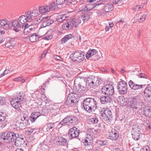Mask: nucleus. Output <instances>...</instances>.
<instances>
[{
	"label": "nucleus",
	"mask_w": 151,
	"mask_h": 151,
	"mask_svg": "<svg viewBox=\"0 0 151 151\" xmlns=\"http://www.w3.org/2000/svg\"><path fill=\"white\" fill-rule=\"evenodd\" d=\"M8 132H6L0 133V139H3L5 142H6V141L8 140Z\"/></svg>",
	"instance_id": "obj_32"
},
{
	"label": "nucleus",
	"mask_w": 151,
	"mask_h": 151,
	"mask_svg": "<svg viewBox=\"0 0 151 151\" xmlns=\"http://www.w3.org/2000/svg\"><path fill=\"white\" fill-rule=\"evenodd\" d=\"M24 95L20 93L18 95L15 96L10 101L12 106L15 109H18L21 106V105L25 102Z\"/></svg>",
	"instance_id": "obj_3"
},
{
	"label": "nucleus",
	"mask_w": 151,
	"mask_h": 151,
	"mask_svg": "<svg viewBox=\"0 0 151 151\" xmlns=\"http://www.w3.org/2000/svg\"><path fill=\"white\" fill-rule=\"evenodd\" d=\"M42 95L43 96L41 97L42 100L43 101H45L46 103L47 101V98L45 95H43V93Z\"/></svg>",
	"instance_id": "obj_62"
},
{
	"label": "nucleus",
	"mask_w": 151,
	"mask_h": 151,
	"mask_svg": "<svg viewBox=\"0 0 151 151\" xmlns=\"http://www.w3.org/2000/svg\"><path fill=\"white\" fill-rule=\"evenodd\" d=\"M77 121V118L75 116H68L60 122L59 125L61 124L63 126L71 125Z\"/></svg>",
	"instance_id": "obj_9"
},
{
	"label": "nucleus",
	"mask_w": 151,
	"mask_h": 151,
	"mask_svg": "<svg viewBox=\"0 0 151 151\" xmlns=\"http://www.w3.org/2000/svg\"><path fill=\"white\" fill-rule=\"evenodd\" d=\"M36 129L34 128H28L25 131V134L28 135H31L32 133L34 132V131Z\"/></svg>",
	"instance_id": "obj_43"
},
{
	"label": "nucleus",
	"mask_w": 151,
	"mask_h": 151,
	"mask_svg": "<svg viewBox=\"0 0 151 151\" xmlns=\"http://www.w3.org/2000/svg\"><path fill=\"white\" fill-rule=\"evenodd\" d=\"M65 0H56V4L58 6L61 5L65 3Z\"/></svg>",
	"instance_id": "obj_45"
},
{
	"label": "nucleus",
	"mask_w": 151,
	"mask_h": 151,
	"mask_svg": "<svg viewBox=\"0 0 151 151\" xmlns=\"http://www.w3.org/2000/svg\"><path fill=\"white\" fill-rule=\"evenodd\" d=\"M88 86L91 88L98 86L101 83V81L100 78L97 76H90L87 79Z\"/></svg>",
	"instance_id": "obj_6"
},
{
	"label": "nucleus",
	"mask_w": 151,
	"mask_h": 151,
	"mask_svg": "<svg viewBox=\"0 0 151 151\" xmlns=\"http://www.w3.org/2000/svg\"><path fill=\"white\" fill-rule=\"evenodd\" d=\"M102 121L108 124H110L112 120L113 115L111 110L108 108H102L100 111Z\"/></svg>",
	"instance_id": "obj_2"
},
{
	"label": "nucleus",
	"mask_w": 151,
	"mask_h": 151,
	"mask_svg": "<svg viewBox=\"0 0 151 151\" xmlns=\"http://www.w3.org/2000/svg\"><path fill=\"white\" fill-rule=\"evenodd\" d=\"M143 113L145 115L147 116L148 114H149V112L151 111L150 107L148 106H144L143 107Z\"/></svg>",
	"instance_id": "obj_38"
},
{
	"label": "nucleus",
	"mask_w": 151,
	"mask_h": 151,
	"mask_svg": "<svg viewBox=\"0 0 151 151\" xmlns=\"http://www.w3.org/2000/svg\"><path fill=\"white\" fill-rule=\"evenodd\" d=\"M7 134L8 135V140L6 141V142L11 143L13 142L16 138V133L8 132V133Z\"/></svg>",
	"instance_id": "obj_20"
},
{
	"label": "nucleus",
	"mask_w": 151,
	"mask_h": 151,
	"mask_svg": "<svg viewBox=\"0 0 151 151\" xmlns=\"http://www.w3.org/2000/svg\"><path fill=\"white\" fill-rule=\"evenodd\" d=\"M100 101L102 104H106L109 103L111 100V98L109 96H103L101 97Z\"/></svg>",
	"instance_id": "obj_25"
},
{
	"label": "nucleus",
	"mask_w": 151,
	"mask_h": 151,
	"mask_svg": "<svg viewBox=\"0 0 151 151\" xmlns=\"http://www.w3.org/2000/svg\"><path fill=\"white\" fill-rule=\"evenodd\" d=\"M18 21L21 23L25 24L27 22H29L25 15H22L19 17L18 19Z\"/></svg>",
	"instance_id": "obj_35"
},
{
	"label": "nucleus",
	"mask_w": 151,
	"mask_h": 151,
	"mask_svg": "<svg viewBox=\"0 0 151 151\" xmlns=\"http://www.w3.org/2000/svg\"><path fill=\"white\" fill-rule=\"evenodd\" d=\"M79 97L77 93H71L69 94L65 101V103L68 105L72 106L75 104L78 103L79 100Z\"/></svg>",
	"instance_id": "obj_7"
},
{
	"label": "nucleus",
	"mask_w": 151,
	"mask_h": 151,
	"mask_svg": "<svg viewBox=\"0 0 151 151\" xmlns=\"http://www.w3.org/2000/svg\"><path fill=\"white\" fill-rule=\"evenodd\" d=\"M54 1L50 2L48 6V12L50 11H53L58 7Z\"/></svg>",
	"instance_id": "obj_24"
},
{
	"label": "nucleus",
	"mask_w": 151,
	"mask_h": 151,
	"mask_svg": "<svg viewBox=\"0 0 151 151\" xmlns=\"http://www.w3.org/2000/svg\"><path fill=\"white\" fill-rule=\"evenodd\" d=\"M118 102L120 104L121 106H123L127 102L124 99V97L119 96L118 98Z\"/></svg>",
	"instance_id": "obj_37"
},
{
	"label": "nucleus",
	"mask_w": 151,
	"mask_h": 151,
	"mask_svg": "<svg viewBox=\"0 0 151 151\" xmlns=\"http://www.w3.org/2000/svg\"><path fill=\"white\" fill-rule=\"evenodd\" d=\"M84 145L86 147H88V150H91L92 146V141L86 137L84 140Z\"/></svg>",
	"instance_id": "obj_30"
},
{
	"label": "nucleus",
	"mask_w": 151,
	"mask_h": 151,
	"mask_svg": "<svg viewBox=\"0 0 151 151\" xmlns=\"http://www.w3.org/2000/svg\"><path fill=\"white\" fill-rule=\"evenodd\" d=\"M82 105V103L81 104ZM97 106L96 101L93 98H87L85 99L82 103V107L89 113L93 112V109H96Z\"/></svg>",
	"instance_id": "obj_1"
},
{
	"label": "nucleus",
	"mask_w": 151,
	"mask_h": 151,
	"mask_svg": "<svg viewBox=\"0 0 151 151\" xmlns=\"http://www.w3.org/2000/svg\"><path fill=\"white\" fill-rule=\"evenodd\" d=\"M41 115V113L39 112H35L32 113L30 116L29 120L32 122H34L39 116Z\"/></svg>",
	"instance_id": "obj_22"
},
{
	"label": "nucleus",
	"mask_w": 151,
	"mask_h": 151,
	"mask_svg": "<svg viewBox=\"0 0 151 151\" xmlns=\"http://www.w3.org/2000/svg\"><path fill=\"white\" fill-rule=\"evenodd\" d=\"M55 123L51 122L48 124V128L49 129L53 128L55 127Z\"/></svg>",
	"instance_id": "obj_55"
},
{
	"label": "nucleus",
	"mask_w": 151,
	"mask_h": 151,
	"mask_svg": "<svg viewBox=\"0 0 151 151\" xmlns=\"http://www.w3.org/2000/svg\"><path fill=\"white\" fill-rule=\"evenodd\" d=\"M47 6H42L39 7V10L40 13H43L46 12L47 11Z\"/></svg>",
	"instance_id": "obj_41"
},
{
	"label": "nucleus",
	"mask_w": 151,
	"mask_h": 151,
	"mask_svg": "<svg viewBox=\"0 0 151 151\" xmlns=\"http://www.w3.org/2000/svg\"><path fill=\"white\" fill-rule=\"evenodd\" d=\"M29 24L27 23L24 24L22 25V29H24V30L25 29H27L29 27Z\"/></svg>",
	"instance_id": "obj_58"
},
{
	"label": "nucleus",
	"mask_w": 151,
	"mask_h": 151,
	"mask_svg": "<svg viewBox=\"0 0 151 151\" xmlns=\"http://www.w3.org/2000/svg\"><path fill=\"white\" fill-rule=\"evenodd\" d=\"M42 24L41 25V28H44L47 26V17L42 19Z\"/></svg>",
	"instance_id": "obj_40"
},
{
	"label": "nucleus",
	"mask_w": 151,
	"mask_h": 151,
	"mask_svg": "<svg viewBox=\"0 0 151 151\" xmlns=\"http://www.w3.org/2000/svg\"><path fill=\"white\" fill-rule=\"evenodd\" d=\"M104 10L106 12H110L113 10V5L111 3L107 4L104 6Z\"/></svg>",
	"instance_id": "obj_28"
},
{
	"label": "nucleus",
	"mask_w": 151,
	"mask_h": 151,
	"mask_svg": "<svg viewBox=\"0 0 151 151\" xmlns=\"http://www.w3.org/2000/svg\"><path fill=\"white\" fill-rule=\"evenodd\" d=\"M91 122L93 124H97L98 122V118L96 117H93L90 119Z\"/></svg>",
	"instance_id": "obj_51"
},
{
	"label": "nucleus",
	"mask_w": 151,
	"mask_h": 151,
	"mask_svg": "<svg viewBox=\"0 0 151 151\" xmlns=\"http://www.w3.org/2000/svg\"><path fill=\"white\" fill-rule=\"evenodd\" d=\"M73 35L70 34L65 35L61 40V43L62 44L66 42L68 40L72 38Z\"/></svg>",
	"instance_id": "obj_29"
},
{
	"label": "nucleus",
	"mask_w": 151,
	"mask_h": 151,
	"mask_svg": "<svg viewBox=\"0 0 151 151\" xmlns=\"http://www.w3.org/2000/svg\"><path fill=\"white\" fill-rule=\"evenodd\" d=\"M13 47V45L10 42H8L5 45V47L6 48L12 49Z\"/></svg>",
	"instance_id": "obj_52"
},
{
	"label": "nucleus",
	"mask_w": 151,
	"mask_h": 151,
	"mask_svg": "<svg viewBox=\"0 0 151 151\" xmlns=\"http://www.w3.org/2000/svg\"><path fill=\"white\" fill-rule=\"evenodd\" d=\"M132 138L136 140H138L140 137V132L139 130L138 127H133L131 131Z\"/></svg>",
	"instance_id": "obj_15"
},
{
	"label": "nucleus",
	"mask_w": 151,
	"mask_h": 151,
	"mask_svg": "<svg viewBox=\"0 0 151 151\" xmlns=\"http://www.w3.org/2000/svg\"><path fill=\"white\" fill-rule=\"evenodd\" d=\"M39 12L38 10L36 9H35L31 12L32 16L33 17H35L38 16L39 14Z\"/></svg>",
	"instance_id": "obj_44"
},
{
	"label": "nucleus",
	"mask_w": 151,
	"mask_h": 151,
	"mask_svg": "<svg viewBox=\"0 0 151 151\" xmlns=\"http://www.w3.org/2000/svg\"><path fill=\"white\" fill-rule=\"evenodd\" d=\"M32 32L31 31L29 27L24 30L23 33L26 35H27Z\"/></svg>",
	"instance_id": "obj_54"
},
{
	"label": "nucleus",
	"mask_w": 151,
	"mask_h": 151,
	"mask_svg": "<svg viewBox=\"0 0 151 151\" xmlns=\"http://www.w3.org/2000/svg\"><path fill=\"white\" fill-rule=\"evenodd\" d=\"M16 134H17V135L16 136V138H15V140H20V141L23 142V138L22 137V135L17 133H16Z\"/></svg>",
	"instance_id": "obj_46"
},
{
	"label": "nucleus",
	"mask_w": 151,
	"mask_h": 151,
	"mask_svg": "<svg viewBox=\"0 0 151 151\" xmlns=\"http://www.w3.org/2000/svg\"><path fill=\"white\" fill-rule=\"evenodd\" d=\"M22 78L20 77H19L17 78H15L14 79V81H21L23 83L24 81V80L23 79L21 80Z\"/></svg>",
	"instance_id": "obj_63"
},
{
	"label": "nucleus",
	"mask_w": 151,
	"mask_h": 151,
	"mask_svg": "<svg viewBox=\"0 0 151 151\" xmlns=\"http://www.w3.org/2000/svg\"><path fill=\"white\" fill-rule=\"evenodd\" d=\"M55 141L57 145L63 146H65L67 142V140L66 139L60 136L56 137Z\"/></svg>",
	"instance_id": "obj_16"
},
{
	"label": "nucleus",
	"mask_w": 151,
	"mask_h": 151,
	"mask_svg": "<svg viewBox=\"0 0 151 151\" xmlns=\"http://www.w3.org/2000/svg\"><path fill=\"white\" fill-rule=\"evenodd\" d=\"M139 101L140 98L138 96L132 97L129 98L126 105L130 110L135 111L139 108Z\"/></svg>",
	"instance_id": "obj_4"
},
{
	"label": "nucleus",
	"mask_w": 151,
	"mask_h": 151,
	"mask_svg": "<svg viewBox=\"0 0 151 151\" xmlns=\"http://www.w3.org/2000/svg\"><path fill=\"white\" fill-rule=\"evenodd\" d=\"M52 16H50V19L48 20V26L51 25L54 22V21L50 19Z\"/></svg>",
	"instance_id": "obj_60"
},
{
	"label": "nucleus",
	"mask_w": 151,
	"mask_h": 151,
	"mask_svg": "<svg viewBox=\"0 0 151 151\" xmlns=\"http://www.w3.org/2000/svg\"><path fill=\"white\" fill-rule=\"evenodd\" d=\"M129 86L131 89L134 90H137L141 88L144 87L145 85H138L135 84L132 80H130L128 82Z\"/></svg>",
	"instance_id": "obj_18"
},
{
	"label": "nucleus",
	"mask_w": 151,
	"mask_h": 151,
	"mask_svg": "<svg viewBox=\"0 0 151 151\" xmlns=\"http://www.w3.org/2000/svg\"><path fill=\"white\" fill-rule=\"evenodd\" d=\"M19 123V127L20 129H23L25 128L27 126L26 122H21Z\"/></svg>",
	"instance_id": "obj_42"
},
{
	"label": "nucleus",
	"mask_w": 151,
	"mask_h": 151,
	"mask_svg": "<svg viewBox=\"0 0 151 151\" xmlns=\"http://www.w3.org/2000/svg\"><path fill=\"white\" fill-rule=\"evenodd\" d=\"M53 33V31L52 30H50L48 31V40L52 38Z\"/></svg>",
	"instance_id": "obj_48"
},
{
	"label": "nucleus",
	"mask_w": 151,
	"mask_h": 151,
	"mask_svg": "<svg viewBox=\"0 0 151 151\" xmlns=\"http://www.w3.org/2000/svg\"><path fill=\"white\" fill-rule=\"evenodd\" d=\"M86 79L81 80L77 78L74 80V84L78 92L84 91L86 89L87 84Z\"/></svg>",
	"instance_id": "obj_5"
},
{
	"label": "nucleus",
	"mask_w": 151,
	"mask_h": 151,
	"mask_svg": "<svg viewBox=\"0 0 151 151\" xmlns=\"http://www.w3.org/2000/svg\"><path fill=\"white\" fill-rule=\"evenodd\" d=\"M80 23V20L73 18L66 23H64L62 26V28L64 30H70L73 29L74 26L76 27Z\"/></svg>",
	"instance_id": "obj_8"
},
{
	"label": "nucleus",
	"mask_w": 151,
	"mask_h": 151,
	"mask_svg": "<svg viewBox=\"0 0 151 151\" xmlns=\"http://www.w3.org/2000/svg\"><path fill=\"white\" fill-rule=\"evenodd\" d=\"M98 54L97 51L94 49L91 50H89L87 53L86 54V56L87 58H89L92 56H95Z\"/></svg>",
	"instance_id": "obj_23"
},
{
	"label": "nucleus",
	"mask_w": 151,
	"mask_h": 151,
	"mask_svg": "<svg viewBox=\"0 0 151 151\" xmlns=\"http://www.w3.org/2000/svg\"><path fill=\"white\" fill-rule=\"evenodd\" d=\"M11 23L8 22L6 19H1L0 20V27H3L5 30L10 28Z\"/></svg>",
	"instance_id": "obj_17"
},
{
	"label": "nucleus",
	"mask_w": 151,
	"mask_h": 151,
	"mask_svg": "<svg viewBox=\"0 0 151 151\" xmlns=\"http://www.w3.org/2000/svg\"><path fill=\"white\" fill-rule=\"evenodd\" d=\"M66 4L67 5L71 6L72 5L75 6L76 5L78 1L75 0H65Z\"/></svg>",
	"instance_id": "obj_36"
},
{
	"label": "nucleus",
	"mask_w": 151,
	"mask_h": 151,
	"mask_svg": "<svg viewBox=\"0 0 151 151\" xmlns=\"http://www.w3.org/2000/svg\"><path fill=\"white\" fill-rule=\"evenodd\" d=\"M31 11H29L25 13V17L29 22L31 21L32 20V19L33 17L32 16Z\"/></svg>",
	"instance_id": "obj_39"
},
{
	"label": "nucleus",
	"mask_w": 151,
	"mask_h": 151,
	"mask_svg": "<svg viewBox=\"0 0 151 151\" xmlns=\"http://www.w3.org/2000/svg\"><path fill=\"white\" fill-rule=\"evenodd\" d=\"M15 145L16 146H20L22 145V142H23L22 141H18L17 140H15Z\"/></svg>",
	"instance_id": "obj_56"
},
{
	"label": "nucleus",
	"mask_w": 151,
	"mask_h": 151,
	"mask_svg": "<svg viewBox=\"0 0 151 151\" xmlns=\"http://www.w3.org/2000/svg\"><path fill=\"white\" fill-rule=\"evenodd\" d=\"M5 103V100L4 97L2 98L0 97V105L4 104Z\"/></svg>",
	"instance_id": "obj_59"
},
{
	"label": "nucleus",
	"mask_w": 151,
	"mask_h": 151,
	"mask_svg": "<svg viewBox=\"0 0 151 151\" xmlns=\"http://www.w3.org/2000/svg\"><path fill=\"white\" fill-rule=\"evenodd\" d=\"M96 143L98 145L102 146L106 145L107 143V142L106 140H98L97 142Z\"/></svg>",
	"instance_id": "obj_49"
},
{
	"label": "nucleus",
	"mask_w": 151,
	"mask_h": 151,
	"mask_svg": "<svg viewBox=\"0 0 151 151\" xmlns=\"http://www.w3.org/2000/svg\"><path fill=\"white\" fill-rule=\"evenodd\" d=\"M150 149L148 146H147L143 147L140 150V151H149Z\"/></svg>",
	"instance_id": "obj_57"
},
{
	"label": "nucleus",
	"mask_w": 151,
	"mask_h": 151,
	"mask_svg": "<svg viewBox=\"0 0 151 151\" xmlns=\"http://www.w3.org/2000/svg\"><path fill=\"white\" fill-rule=\"evenodd\" d=\"M39 39L38 35L36 33L33 34L29 37V40L30 42H35L37 40Z\"/></svg>",
	"instance_id": "obj_33"
},
{
	"label": "nucleus",
	"mask_w": 151,
	"mask_h": 151,
	"mask_svg": "<svg viewBox=\"0 0 151 151\" xmlns=\"http://www.w3.org/2000/svg\"><path fill=\"white\" fill-rule=\"evenodd\" d=\"M70 58L76 63L81 62L84 59V55L81 51L73 52L70 55Z\"/></svg>",
	"instance_id": "obj_10"
},
{
	"label": "nucleus",
	"mask_w": 151,
	"mask_h": 151,
	"mask_svg": "<svg viewBox=\"0 0 151 151\" xmlns=\"http://www.w3.org/2000/svg\"><path fill=\"white\" fill-rule=\"evenodd\" d=\"M92 14V12H87L81 16V18L84 22H86L90 18V15Z\"/></svg>",
	"instance_id": "obj_27"
},
{
	"label": "nucleus",
	"mask_w": 151,
	"mask_h": 151,
	"mask_svg": "<svg viewBox=\"0 0 151 151\" xmlns=\"http://www.w3.org/2000/svg\"><path fill=\"white\" fill-rule=\"evenodd\" d=\"M12 25L15 28L14 30L16 32H19L22 27V24H20L17 20L13 21L12 22Z\"/></svg>",
	"instance_id": "obj_21"
},
{
	"label": "nucleus",
	"mask_w": 151,
	"mask_h": 151,
	"mask_svg": "<svg viewBox=\"0 0 151 151\" xmlns=\"http://www.w3.org/2000/svg\"><path fill=\"white\" fill-rule=\"evenodd\" d=\"M80 130L76 127L71 128L68 132V136L72 139L77 138L80 134Z\"/></svg>",
	"instance_id": "obj_14"
},
{
	"label": "nucleus",
	"mask_w": 151,
	"mask_h": 151,
	"mask_svg": "<svg viewBox=\"0 0 151 151\" xmlns=\"http://www.w3.org/2000/svg\"><path fill=\"white\" fill-rule=\"evenodd\" d=\"M21 122H27L28 119L26 116H21Z\"/></svg>",
	"instance_id": "obj_53"
},
{
	"label": "nucleus",
	"mask_w": 151,
	"mask_h": 151,
	"mask_svg": "<svg viewBox=\"0 0 151 151\" xmlns=\"http://www.w3.org/2000/svg\"><path fill=\"white\" fill-rule=\"evenodd\" d=\"M103 4V3H99L98 4H89L86 5V7H87V10L88 11V12L89 11H90L93 9L96 6H99L100 5Z\"/></svg>",
	"instance_id": "obj_26"
},
{
	"label": "nucleus",
	"mask_w": 151,
	"mask_h": 151,
	"mask_svg": "<svg viewBox=\"0 0 151 151\" xmlns=\"http://www.w3.org/2000/svg\"><path fill=\"white\" fill-rule=\"evenodd\" d=\"M87 131L89 135L93 136L97 133L98 129L94 128H88L87 129Z\"/></svg>",
	"instance_id": "obj_31"
},
{
	"label": "nucleus",
	"mask_w": 151,
	"mask_h": 151,
	"mask_svg": "<svg viewBox=\"0 0 151 151\" xmlns=\"http://www.w3.org/2000/svg\"><path fill=\"white\" fill-rule=\"evenodd\" d=\"M29 27L31 31L32 32L34 31L35 29L37 27V25L35 24H32L30 25Z\"/></svg>",
	"instance_id": "obj_47"
},
{
	"label": "nucleus",
	"mask_w": 151,
	"mask_h": 151,
	"mask_svg": "<svg viewBox=\"0 0 151 151\" xmlns=\"http://www.w3.org/2000/svg\"><path fill=\"white\" fill-rule=\"evenodd\" d=\"M117 89L120 94H124L126 93L127 92V84L125 81H122L118 82Z\"/></svg>",
	"instance_id": "obj_12"
},
{
	"label": "nucleus",
	"mask_w": 151,
	"mask_h": 151,
	"mask_svg": "<svg viewBox=\"0 0 151 151\" xmlns=\"http://www.w3.org/2000/svg\"><path fill=\"white\" fill-rule=\"evenodd\" d=\"M122 0H114L112 1V3L114 4H119L121 3Z\"/></svg>",
	"instance_id": "obj_61"
},
{
	"label": "nucleus",
	"mask_w": 151,
	"mask_h": 151,
	"mask_svg": "<svg viewBox=\"0 0 151 151\" xmlns=\"http://www.w3.org/2000/svg\"><path fill=\"white\" fill-rule=\"evenodd\" d=\"M144 95L149 100L151 101V86L149 84L147 85L144 91Z\"/></svg>",
	"instance_id": "obj_19"
},
{
	"label": "nucleus",
	"mask_w": 151,
	"mask_h": 151,
	"mask_svg": "<svg viewBox=\"0 0 151 151\" xmlns=\"http://www.w3.org/2000/svg\"><path fill=\"white\" fill-rule=\"evenodd\" d=\"M87 7L86 5H83L82 6L80 9L79 10L80 12H87Z\"/></svg>",
	"instance_id": "obj_50"
},
{
	"label": "nucleus",
	"mask_w": 151,
	"mask_h": 151,
	"mask_svg": "<svg viewBox=\"0 0 151 151\" xmlns=\"http://www.w3.org/2000/svg\"><path fill=\"white\" fill-rule=\"evenodd\" d=\"M65 20V17H62L60 19H57L56 20L58 22H62Z\"/></svg>",
	"instance_id": "obj_64"
},
{
	"label": "nucleus",
	"mask_w": 151,
	"mask_h": 151,
	"mask_svg": "<svg viewBox=\"0 0 151 151\" xmlns=\"http://www.w3.org/2000/svg\"><path fill=\"white\" fill-rule=\"evenodd\" d=\"M141 14V13H140L139 14H137L136 15V17H139L140 16H141L138 20V22L139 23H141L144 22L146 20V18L147 17L146 14H143L142 16V15H140Z\"/></svg>",
	"instance_id": "obj_34"
},
{
	"label": "nucleus",
	"mask_w": 151,
	"mask_h": 151,
	"mask_svg": "<svg viewBox=\"0 0 151 151\" xmlns=\"http://www.w3.org/2000/svg\"><path fill=\"white\" fill-rule=\"evenodd\" d=\"M103 93L108 96L112 95L114 92L113 86L110 84L105 85L101 88Z\"/></svg>",
	"instance_id": "obj_11"
},
{
	"label": "nucleus",
	"mask_w": 151,
	"mask_h": 151,
	"mask_svg": "<svg viewBox=\"0 0 151 151\" xmlns=\"http://www.w3.org/2000/svg\"><path fill=\"white\" fill-rule=\"evenodd\" d=\"M108 137L113 141L117 140L119 137V133L118 131L115 129H112L111 132H109V134H106Z\"/></svg>",
	"instance_id": "obj_13"
}]
</instances>
